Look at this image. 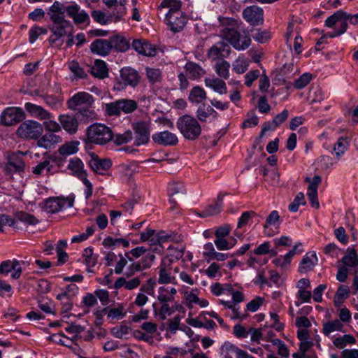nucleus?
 Here are the masks:
<instances>
[{
	"mask_svg": "<svg viewBox=\"0 0 358 358\" xmlns=\"http://www.w3.org/2000/svg\"><path fill=\"white\" fill-rule=\"evenodd\" d=\"M219 21L222 29L220 36L227 41L237 50H244L251 45V38L245 35L241 40L239 28L241 23L234 18L220 17Z\"/></svg>",
	"mask_w": 358,
	"mask_h": 358,
	"instance_id": "nucleus-1",
	"label": "nucleus"
},
{
	"mask_svg": "<svg viewBox=\"0 0 358 358\" xmlns=\"http://www.w3.org/2000/svg\"><path fill=\"white\" fill-rule=\"evenodd\" d=\"M114 138L112 129L101 123H94L86 130V142L103 145L111 141Z\"/></svg>",
	"mask_w": 358,
	"mask_h": 358,
	"instance_id": "nucleus-2",
	"label": "nucleus"
},
{
	"mask_svg": "<svg viewBox=\"0 0 358 358\" xmlns=\"http://www.w3.org/2000/svg\"><path fill=\"white\" fill-rule=\"evenodd\" d=\"M176 126L183 137L187 140H195L201 134L200 124L196 118L189 115L180 117L176 122Z\"/></svg>",
	"mask_w": 358,
	"mask_h": 358,
	"instance_id": "nucleus-3",
	"label": "nucleus"
},
{
	"mask_svg": "<svg viewBox=\"0 0 358 358\" xmlns=\"http://www.w3.org/2000/svg\"><path fill=\"white\" fill-rule=\"evenodd\" d=\"M27 152L21 151L7 152L6 153V164L3 169L6 175L12 176L13 173H23L25 169V162L23 157Z\"/></svg>",
	"mask_w": 358,
	"mask_h": 358,
	"instance_id": "nucleus-4",
	"label": "nucleus"
},
{
	"mask_svg": "<svg viewBox=\"0 0 358 358\" xmlns=\"http://www.w3.org/2000/svg\"><path fill=\"white\" fill-rule=\"evenodd\" d=\"M50 29L52 34L50 36L49 41L51 44L55 45L57 47H61L63 44L64 41L62 38L73 34V26L67 20L52 24L50 27Z\"/></svg>",
	"mask_w": 358,
	"mask_h": 358,
	"instance_id": "nucleus-5",
	"label": "nucleus"
},
{
	"mask_svg": "<svg viewBox=\"0 0 358 358\" xmlns=\"http://www.w3.org/2000/svg\"><path fill=\"white\" fill-rule=\"evenodd\" d=\"M138 107L137 102L132 99H122L105 104V111L110 115H119L122 112L131 113Z\"/></svg>",
	"mask_w": 358,
	"mask_h": 358,
	"instance_id": "nucleus-6",
	"label": "nucleus"
},
{
	"mask_svg": "<svg viewBox=\"0 0 358 358\" xmlns=\"http://www.w3.org/2000/svg\"><path fill=\"white\" fill-rule=\"evenodd\" d=\"M43 125L34 120H26L17 129L18 136L25 139H38L43 134Z\"/></svg>",
	"mask_w": 358,
	"mask_h": 358,
	"instance_id": "nucleus-7",
	"label": "nucleus"
},
{
	"mask_svg": "<svg viewBox=\"0 0 358 358\" xmlns=\"http://www.w3.org/2000/svg\"><path fill=\"white\" fill-rule=\"evenodd\" d=\"M120 81L117 83L115 88L121 90L127 86L135 87L140 82L138 72L131 67H124L120 71Z\"/></svg>",
	"mask_w": 358,
	"mask_h": 358,
	"instance_id": "nucleus-8",
	"label": "nucleus"
},
{
	"mask_svg": "<svg viewBox=\"0 0 358 358\" xmlns=\"http://www.w3.org/2000/svg\"><path fill=\"white\" fill-rule=\"evenodd\" d=\"M25 117L24 111L16 107L6 108L1 113L0 124L4 126L15 125L22 121Z\"/></svg>",
	"mask_w": 358,
	"mask_h": 358,
	"instance_id": "nucleus-9",
	"label": "nucleus"
},
{
	"mask_svg": "<svg viewBox=\"0 0 358 358\" xmlns=\"http://www.w3.org/2000/svg\"><path fill=\"white\" fill-rule=\"evenodd\" d=\"M74 196H69L66 198H49L43 205L44 210L49 213H55L63 208H71L73 206Z\"/></svg>",
	"mask_w": 358,
	"mask_h": 358,
	"instance_id": "nucleus-10",
	"label": "nucleus"
},
{
	"mask_svg": "<svg viewBox=\"0 0 358 358\" xmlns=\"http://www.w3.org/2000/svg\"><path fill=\"white\" fill-rule=\"evenodd\" d=\"M242 15L243 19L252 27L264 24V10L257 6L246 7L243 9Z\"/></svg>",
	"mask_w": 358,
	"mask_h": 358,
	"instance_id": "nucleus-11",
	"label": "nucleus"
},
{
	"mask_svg": "<svg viewBox=\"0 0 358 358\" xmlns=\"http://www.w3.org/2000/svg\"><path fill=\"white\" fill-rule=\"evenodd\" d=\"M135 134L134 144L137 146L146 144L150 140V125L147 122L139 121L132 124Z\"/></svg>",
	"mask_w": 358,
	"mask_h": 358,
	"instance_id": "nucleus-12",
	"label": "nucleus"
},
{
	"mask_svg": "<svg viewBox=\"0 0 358 358\" xmlns=\"http://www.w3.org/2000/svg\"><path fill=\"white\" fill-rule=\"evenodd\" d=\"M173 260L169 257H164L162 259L159 269L158 282L159 284H176L174 276H171Z\"/></svg>",
	"mask_w": 358,
	"mask_h": 358,
	"instance_id": "nucleus-13",
	"label": "nucleus"
},
{
	"mask_svg": "<svg viewBox=\"0 0 358 358\" xmlns=\"http://www.w3.org/2000/svg\"><path fill=\"white\" fill-rule=\"evenodd\" d=\"M90 155V160L88 162V165L95 173L104 175L110 169L112 162L110 159L100 158L94 152Z\"/></svg>",
	"mask_w": 358,
	"mask_h": 358,
	"instance_id": "nucleus-14",
	"label": "nucleus"
},
{
	"mask_svg": "<svg viewBox=\"0 0 358 358\" xmlns=\"http://www.w3.org/2000/svg\"><path fill=\"white\" fill-rule=\"evenodd\" d=\"M93 96L86 92H78L71 97L69 101V108L78 111L85 108L92 106L94 103Z\"/></svg>",
	"mask_w": 358,
	"mask_h": 358,
	"instance_id": "nucleus-15",
	"label": "nucleus"
},
{
	"mask_svg": "<svg viewBox=\"0 0 358 358\" xmlns=\"http://www.w3.org/2000/svg\"><path fill=\"white\" fill-rule=\"evenodd\" d=\"M231 53L229 45L223 41H220L214 44L207 52V56L213 61H222Z\"/></svg>",
	"mask_w": 358,
	"mask_h": 358,
	"instance_id": "nucleus-16",
	"label": "nucleus"
},
{
	"mask_svg": "<svg viewBox=\"0 0 358 358\" xmlns=\"http://www.w3.org/2000/svg\"><path fill=\"white\" fill-rule=\"evenodd\" d=\"M68 16L72 18L76 24H81L90 22V16L84 10H81L80 6L76 3L71 4L65 8Z\"/></svg>",
	"mask_w": 358,
	"mask_h": 358,
	"instance_id": "nucleus-17",
	"label": "nucleus"
},
{
	"mask_svg": "<svg viewBox=\"0 0 358 358\" xmlns=\"http://www.w3.org/2000/svg\"><path fill=\"white\" fill-rule=\"evenodd\" d=\"M11 273V278L18 279L22 273L20 263L17 259L3 261L0 264V273L8 275Z\"/></svg>",
	"mask_w": 358,
	"mask_h": 358,
	"instance_id": "nucleus-18",
	"label": "nucleus"
},
{
	"mask_svg": "<svg viewBox=\"0 0 358 358\" xmlns=\"http://www.w3.org/2000/svg\"><path fill=\"white\" fill-rule=\"evenodd\" d=\"M166 20L170 29L176 33L184 28L187 17L182 12H176L173 15H166Z\"/></svg>",
	"mask_w": 358,
	"mask_h": 358,
	"instance_id": "nucleus-19",
	"label": "nucleus"
},
{
	"mask_svg": "<svg viewBox=\"0 0 358 358\" xmlns=\"http://www.w3.org/2000/svg\"><path fill=\"white\" fill-rule=\"evenodd\" d=\"M152 138L155 143L164 146H174L178 143L177 136L169 131L156 133Z\"/></svg>",
	"mask_w": 358,
	"mask_h": 358,
	"instance_id": "nucleus-20",
	"label": "nucleus"
},
{
	"mask_svg": "<svg viewBox=\"0 0 358 358\" xmlns=\"http://www.w3.org/2000/svg\"><path fill=\"white\" fill-rule=\"evenodd\" d=\"M67 169L73 176L77 177L81 180L87 176V173L84 169L83 162L78 157H73L70 159Z\"/></svg>",
	"mask_w": 358,
	"mask_h": 358,
	"instance_id": "nucleus-21",
	"label": "nucleus"
},
{
	"mask_svg": "<svg viewBox=\"0 0 358 358\" xmlns=\"http://www.w3.org/2000/svg\"><path fill=\"white\" fill-rule=\"evenodd\" d=\"M59 120L62 127L69 134H73L76 133L78 127V118L76 115H61Z\"/></svg>",
	"mask_w": 358,
	"mask_h": 358,
	"instance_id": "nucleus-22",
	"label": "nucleus"
},
{
	"mask_svg": "<svg viewBox=\"0 0 358 358\" xmlns=\"http://www.w3.org/2000/svg\"><path fill=\"white\" fill-rule=\"evenodd\" d=\"M25 109L31 116L40 120H49L52 117L50 113H49L41 106H38L36 104L26 103Z\"/></svg>",
	"mask_w": 358,
	"mask_h": 358,
	"instance_id": "nucleus-23",
	"label": "nucleus"
},
{
	"mask_svg": "<svg viewBox=\"0 0 358 358\" xmlns=\"http://www.w3.org/2000/svg\"><path fill=\"white\" fill-rule=\"evenodd\" d=\"M321 180L320 176H315L308 187L307 195L313 208H318L320 206L317 199V188Z\"/></svg>",
	"mask_w": 358,
	"mask_h": 358,
	"instance_id": "nucleus-24",
	"label": "nucleus"
},
{
	"mask_svg": "<svg viewBox=\"0 0 358 358\" xmlns=\"http://www.w3.org/2000/svg\"><path fill=\"white\" fill-rule=\"evenodd\" d=\"M317 263V257L315 252H307L303 257L299 266V272L306 273L313 269Z\"/></svg>",
	"mask_w": 358,
	"mask_h": 358,
	"instance_id": "nucleus-25",
	"label": "nucleus"
},
{
	"mask_svg": "<svg viewBox=\"0 0 358 358\" xmlns=\"http://www.w3.org/2000/svg\"><path fill=\"white\" fill-rule=\"evenodd\" d=\"M132 47L139 54L148 57H153L157 52L156 48L145 41L134 40L132 43Z\"/></svg>",
	"mask_w": 358,
	"mask_h": 358,
	"instance_id": "nucleus-26",
	"label": "nucleus"
},
{
	"mask_svg": "<svg viewBox=\"0 0 358 358\" xmlns=\"http://www.w3.org/2000/svg\"><path fill=\"white\" fill-rule=\"evenodd\" d=\"M62 137L53 133H47L41 136L36 142L37 146L44 149H48L51 146L61 143Z\"/></svg>",
	"mask_w": 358,
	"mask_h": 358,
	"instance_id": "nucleus-27",
	"label": "nucleus"
},
{
	"mask_svg": "<svg viewBox=\"0 0 358 358\" xmlns=\"http://www.w3.org/2000/svg\"><path fill=\"white\" fill-rule=\"evenodd\" d=\"M90 50L93 53L98 54L101 56H106L109 54L111 50V44L110 39H96L90 46Z\"/></svg>",
	"mask_w": 358,
	"mask_h": 358,
	"instance_id": "nucleus-28",
	"label": "nucleus"
},
{
	"mask_svg": "<svg viewBox=\"0 0 358 358\" xmlns=\"http://www.w3.org/2000/svg\"><path fill=\"white\" fill-rule=\"evenodd\" d=\"M206 86L213 89L220 94H227V86L224 81L220 78H206L204 80Z\"/></svg>",
	"mask_w": 358,
	"mask_h": 358,
	"instance_id": "nucleus-29",
	"label": "nucleus"
},
{
	"mask_svg": "<svg viewBox=\"0 0 358 358\" xmlns=\"http://www.w3.org/2000/svg\"><path fill=\"white\" fill-rule=\"evenodd\" d=\"M185 69L189 77L194 80L200 78L206 73V71L203 68L192 62H187L185 66Z\"/></svg>",
	"mask_w": 358,
	"mask_h": 358,
	"instance_id": "nucleus-30",
	"label": "nucleus"
},
{
	"mask_svg": "<svg viewBox=\"0 0 358 358\" xmlns=\"http://www.w3.org/2000/svg\"><path fill=\"white\" fill-rule=\"evenodd\" d=\"M91 73L94 77L101 79L108 77V71L106 63L102 60L96 59L91 67Z\"/></svg>",
	"mask_w": 358,
	"mask_h": 358,
	"instance_id": "nucleus-31",
	"label": "nucleus"
},
{
	"mask_svg": "<svg viewBox=\"0 0 358 358\" xmlns=\"http://www.w3.org/2000/svg\"><path fill=\"white\" fill-rule=\"evenodd\" d=\"M222 208V198L221 196H218L217 201L215 203L207 206L201 212V213H199V215L203 217L215 215L221 212Z\"/></svg>",
	"mask_w": 358,
	"mask_h": 358,
	"instance_id": "nucleus-32",
	"label": "nucleus"
},
{
	"mask_svg": "<svg viewBox=\"0 0 358 358\" xmlns=\"http://www.w3.org/2000/svg\"><path fill=\"white\" fill-rule=\"evenodd\" d=\"M111 49L114 48L118 52H125L129 47V43L123 36H115L110 38Z\"/></svg>",
	"mask_w": 358,
	"mask_h": 358,
	"instance_id": "nucleus-33",
	"label": "nucleus"
},
{
	"mask_svg": "<svg viewBox=\"0 0 358 358\" xmlns=\"http://www.w3.org/2000/svg\"><path fill=\"white\" fill-rule=\"evenodd\" d=\"M169 201L171 204V210H173L176 204V199L181 200L183 197V192L182 191V188L178 187L176 184H172L169 186Z\"/></svg>",
	"mask_w": 358,
	"mask_h": 358,
	"instance_id": "nucleus-34",
	"label": "nucleus"
},
{
	"mask_svg": "<svg viewBox=\"0 0 358 358\" xmlns=\"http://www.w3.org/2000/svg\"><path fill=\"white\" fill-rule=\"evenodd\" d=\"M207 98L206 93L205 90L199 87L195 86L194 87L189 94V100L192 103H200L206 100Z\"/></svg>",
	"mask_w": 358,
	"mask_h": 358,
	"instance_id": "nucleus-35",
	"label": "nucleus"
},
{
	"mask_svg": "<svg viewBox=\"0 0 358 358\" xmlns=\"http://www.w3.org/2000/svg\"><path fill=\"white\" fill-rule=\"evenodd\" d=\"M230 64L226 61H218L215 63L214 69L217 76L223 79L229 78Z\"/></svg>",
	"mask_w": 358,
	"mask_h": 358,
	"instance_id": "nucleus-36",
	"label": "nucleus"
},
{
	"mask_svg": "<svg viewBox=\"0 0 358 358\" xmlns=\"http://www.w3.org/2000/svg\"><path fill=\"white\" fill-rule=\"evenodd\" d=\"M346 17H348L347 13L339 10L335 12L325 20V26L329 28H332L338 22H340L341 23L345 22V19Z\"/></svg>",
	"mask_w": 358,
	"mask_h": 358,
	"instance_id": "nucleus-37",
	"label": "nucleus"
},
{
	"mask_svg": "<svg viewBox=\"0 0 358 358\" xmlns=\"http://www.w3.org/2000/svg\"><path fill=\"white\" fill-rule=\"evenodd\" d=\"M181 1L180 0H163L159 6V9L169 8V11L166 15H173L176 12H180Z\"/></svg>",
	"mask_w": 358,
	"mask_h": 358,
	"instance_id": "nucleus-38",
	"label": "nucleus"
},
{
	"mask_svg": "<svg viewBox=\"0 0 358 358\" xmlns=\"http://www.w3.org/2000/svg\"><path fill=\"white\" fill-rule=\"evenodd\" d=\"M78 141H71L64 143L58 150L60 155L63 156L71 155L76 153L78 151Z\"/></svg>",
	"mask_w": 358,
	"mask_h": 358,
	"instance_id": "nucleus-39",
	"label": "nucleus"
},
{
	"mask_svg": "<svg viewBox=\"0 0 358 358\" xmlns=\"http://www.w3.org/2000/svg\"><path fill=\"white\" fill-rule=\"evenodd\" d=\"M334 345L338 349H343L348 345H354L356 343V339L350 334H345L343 336L336 338L333 341Z\"/></svg>",
	"mask_w": 358,
	"mask_h": 358,
	"instance_id": "nucleus-40",
	"label": "nucleus"
},
{
	"mask_svg": "<svg viewBox=\"0 0 358 358\" xmlns=\"http://www.w3.org/2000/svg\"><path fill=\"white\" fill-rule=\"evenodd\" d=\"M341 262L349 267H357L358 266V257L355 249L348 250V254L345 255Z\"/></svg>",
	"mask_w": 358,
	"mask_h": 358,
	"instance_id": "nucleus-41",
	"label": "nucleus"
},
{
	"mask_svg": "<svg viewBox=\"0 0 358 358\" xmlns=\"http://www.w3.org/2000/svg\"><path fill=\"white\" fill-rule=\"evenodd\" d=\"M350 293V288L347 285H341L336 291L334 296V305L337 307L340 306L344 299L347 298Z\"/></svg>",
	"mask_w": 358,
	"mask_h": 358,
	"instance_id": "nucleus-42",
	"label": "nucleus"
},
{
	"mask_svg": "<svg viewBox=\"0 0 358 358\" xmlns=\"http://www.w3.org/2000/svg\"><path fill=\"white\" fill-rule=\"evenodd\" d=\"M343 324L339 320L329 321L324 324L322 332L324 335L329 336L335 331H342Z\"/></svg>",
	"mask_w": 358,
	"mask_h": 358,
	"instance_id": "nucleus-43",
	"label": "nucleus"
},
{
	"mask_svg": "<svg viewBox=\"0 0 358 358\" xmlns=\"http://www.w3.org/2000/svg\"><path fill=\"white\" fill-rule=\"evenodd\" d=\"M50 156H48V158L33 167L32 173L36 176H41L45 170L48 173H50L53 166L50 164Z\"/></svg>",
	"mask_w": 358,
	"mask_h": 358,
	"instance_id": "nucleus-44",
	"label": "nucleus"
},
{
	"mask_svg": "<svg viewBox=\"0 0 358 358\" xmlns=\"http://www.w3.org/2000/svg\"><path fill=\"white\" fill-rule=\"evenodd\" d=\"M14 220L16 222L20 221L29 225H35L38 223V220L36 217L22 211L17 213Z\"/></svg>",
	"mask_w": 358,
	"mask_h": 358,
	"instance_id": "nucleus-45",
	"label": "nucleus"
},
{
	"mask_svg": "<svg viewBox=\"0 0 358 358\" xmlns=\"http://www.w3.org/2000/svg\"><path fill=\"white\" fill-rule=\"evenodd\" d=\"M249 66L248 60L244 57H238L233 63V70L237 73H245Z\"/></svg>",
	"mask_w": 358,
	"mask_h": 358,
	"instance_id": "nucleus-46",
	"label": "nucleus"
},
{
	"mask_svg": "<svg viewBox=\"0 0 358 358\" xmlns=\"http://www.w3.org/2000/svg\"><path fill=\"white\" fill-rule=\"evenodd\" d=\"M220 303L225 306L226 308H229L232 310L234 315L231 317L232 319H245L247 317L248 314H242L238 308L236 306V304L233 301H224L220 300Z\"/></svg>",
	"mask_w": 358,
	"mask_h": 358,
	"instance_id": "nucleus-47",
	"label": "nucleus"
},
{
	"mask_svg": "<svg viewBox=\"0 0 358 358\" xmlns=\"http://www.w3.org/2000/svg\"><path fill=\"white\" fill-rule=\"evenodd\" d=\"M127 314L123 304H119L116 308H108V317L111 319H122Z\"/></svg>",
	"mask_w": 358,
	"mask_h": 358,
	"instance_id": "nucleus-48",
	"label": "nucleus"
},
{
	"mask_svg": "<svg viewBox=\"0 0 358 358\" xmlns=\"http://www.w3.org/2000/svg\"><path fill=\"white\" fill-rule=\"evenodd\" d=\"M313 76L310 73H304L293 83L294 88L297 90L305 87L312 80Z\"/></svg>",
	"mask_w": 358,
	"mask_h": 358,
	"instance_id": "nucleus-49",
	"label": "nucleus"
},
{
	"mask_svg": "<svg viewBox=\"0 0 358 358\" xmlns=\"http://www.w3.org/2000/svg\"><path fill=\"white\" fill-rule=\"evenodd\" d=\"M85 264L88 267H93L97 263V257L94 255L92 248H87L83 251Z\"/></svg>",
	"mask_w": 358,
	"mask_h": 358,
	"instance_id": "nucleus-50",
	"label": "nucleus"
},
{
	"mask_svg": "<svg viewBox=\"0 0 358 358\" xmlns=\"http://www.w3.org/2000/svg\"><path fill=\"white\" fill-rule=\"evenodd\" d=\"M306 204L305 196L303 192H299L294 201L289 205V210L292 212H296L299 207Z\"/></svg>",
	"mask_w": 358,
	"mask_h": 358,
	"instance_id": "nucleus-51",
	"label": "nucleus"
},
{
	"mask_svg": "<svg viewBox=\"0 0 358 358\" xmlns=\"http://www.w3.org/2000/svg\"><path fill=\"white\" fill-rule=\"evenodd\" d=\"M148 79L151 83L159 82L162 78V73L159 69L147 67L145 69Z\"/></svg>",
	"mask_w": 358,
	"mask_h": 358,
	"instance_id": "nucleus-52",
	"label": "nucleus"
},
{
	"mask_svg": "<svg viewBox=\"0 0 358 358\" xmlns=\"http://www.w3.org/2000/svg\"><path fill=\"white\" fill-rule=\"evenodd\" d=\"M347 147L348 143L345 139L343 137L339 138L334 147V150L336 152L338 159L344 154L347 150Z\"/></svg>",
	"mask_w": 358,
	"mask_h": 358,
	"instance_id": "nucleus-53",
	"label": "nucleus"
},
{
	"mask_svg": "<svg viewBox=\"0 0 358 358\" xmlns=\"http://www.w3.org/2000/svg\"><path fill=\"white\" fill-rule=\"evenodd\" d=\"M157 236L159 241V245L152 248V250L155 252L162 253L164 250L162 243L171 240V236L162 231L157 233Z\"/></svg>",
	"mask_w": 358,
	"mask_h": 358,
	"instance_id": "nucleus-54",
	"label": "nucleus"
},
{
	"mask_svg": "<svg viewBox=\"0 0 358 358\" xmlns=\"http://www.w3.org/2000/svg\"><path fill=\"white\" fill-rule=\"evenodd\" d=\"M130 330L131 329L128 326L121 324L113 327L111 329V333L117 338H123L129 333Z\"/></svg>",
	"mask_w": 358,
	"mask_h": 358,
	"instance_id": "nucleus-55",
	"label": "nucleus"
},
{
	"mask_svg": "<svg viewBox=\"0 0 358 358\" xmlns=\"http://www.w3.org/2000/svg\"><path fill=\"white\" fill-rule=\"evenodd\" d=\"M156 280L153 278H149L145 283L143 284L140 288L141 292L148 295H153L155 287L156 286Z\"/></svg>",
	"mask_w": 358,
	"mask_h": 358,
	"instance_id": "nucleus-56",
	"label": "nucleus"
},
{
	"mask_svg": "<svg viewBox=\"0 0 358 358\" xmlns=\"http://www.w3.org/2000/svg\"><path fill=\"white\" fill-rule=\"evenodd\" d=\"M77 115L83 117L86 120H94L97 117V115L92 108V106L85 107L78 110Z\"/></svg>",
	"mask_w": 358,
	"mask_h": 358,
	"instance_id": "nucleus-57",
	"label": "nucleus"
},
{
	"mask_svg": "<svg viewBox=\"0 0 358 358\" xmlns=\"http://www.w3.org/2000/svg\"><path fill=\"white\" fill-rule=\"evenodd\" d=\"M47 29L38 26H34L29 30V42L33 43L42 34H46Z\"/></svg>",
	"mask_w": 358,
	"mask_h": 358,
	"instance_id": "nucleus-58",
	"label": "nucleus"
},
{
	"mask_svg": "<svg viewBox=\"0 0 358 358\" xmlns=\"http://www.w3.org/2000/svg\"><path fill=\"white\" fill-rule=\"evenodd\" d=\"M255 41L260 43H264L271 38V34L267 30L257 29V32L252 36Z\"/></svg>",
	"mask_w": 358,
	"mask_h": 358,
	"instance_id": "nucleus-59",
	"label": "nucleus"
},
{
	"mask_svg": "<svg viewBox=\"0 0 358 358\" xmlns=\"http://www.w3.org/2000/svg\"><path fill=\"white\" fill-rule=\"evenodd\" d=\"M133 135L130 130L125 131L124 134H118L115 136L114 143L117 145L127 143L132 139Z\"/></svg>",
	"mask_w": 358,
	"mask_h": 358,
	"instance_id": "nucleus-60",
	"label": "nucleus"
},
{
	"mask_svg": "<svg viewBox=\"0 0 358 358\" xmlns=\"http://www.w3.org/2000/svg\"><path fill=\"white\" fill-rule=\"evenodd\" d=\"M69 68L70 71L78 78H83L87 75L85 72V71L80 66L78 62H71L69 64Z\"/></svg>",
	"mask_w": 358,
	"mask_h": 358,
	"instance_id": "nucleus-61",
	"label": "nucleus"
},
{
	"mask_svg": "<svg viewBox=\"0 0 358 358\" xmlns=\"http://www.w3.org/2000/svg\"><path fill=\"white\" fill-rule=\"evenodd\" d=\"M256 213L254 211H246L244 212L241 217L239 218L238 223H237V228L241 229L245 225H246L249 220L252 218L253 217L256 216Z\"/></svg>",
	"mask_w": 358,
	"mask_h": 358,
	"instance_id": "nucleus-62",
	"label": "nucleus"
},
{
	"mask_svg": "<svg viewBox=\"0 0 358 358\" xmlns=\"http://www.w3.org/2000/svg\"><path fill=\"white\" fill-rule=\"evenodd\" d=\"M164 292H168V289L164 287H160L159 293L157 296V299L159 302H161L162 303H168V302H173L174 301L173 296H171L168 293H164Z\"/></svg>",
	"mask_w": 358,
	"mask_h": 358,
	"instance_id": "nucleus-63",
	"label": "nucleus"
},
{
	"mask_svg": "<svg viewBox=\"0 0 358 358\" xmlns=\"http://www.w3.org/2000/svg\"><path fill=\"white\" fill-rule=\"evenodd\" d=\"M43 126L45 127V129L48 131H50L51 133L58 132L61 130V126L54 120H45L44 121Z\"/></svg>",
	"mask_w": 358,
	"mask_h": 358,
	"instance_id": "nucleus-64",
	"label": "nucleus"
}]
</instances>
